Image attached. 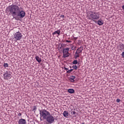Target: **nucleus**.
I'll return each mask as SVG.
<instances>
[{"instance_id": "nucleus-5", "label": "nucleus", "mask_w": 124, "mask_h": 124, "mask_svg": "<svg viewBox=\"0 0 124 124\" xmlns=\"http://www.w3.org/2000/svg\"><path fill=\"white\" fill-rule=\"evenodd\" d=\"M14 37L16 40H20V39H22V37H23V34H22L21 32L18 31L15 33Z\"/></svg>"}, {"instance_id": "nucleus-32", "label": "nucleus", "mask_w": 124, "mask_h": 124, "mask_svg": "<svg viewBox=\"0 0 124 124\" xmlns=\"http://www.w3.org/2000/svg\"><path fill=\"white\" fill-rule=\"evenodd\" d=\"M78 38V37H76V38L75 37V38H74V39H76V40Z\"/></svg>"}, {"instance_id": "nucleus-16", "label": "nucleus", "mask_w": 124, "mask_h": 124, "mask_svg": "<svg viewBox=\"0 0 124 124\" xmlns=\"http://www.w3.org/2000/svg\"><path fill=\"white\" fill-rule=\"evenodd\" d=\"M82 49H80V48H78L77 51H76L75 54H80V53H82Z\"/></svg>"}, {"instance_id": "nucleus-23", "label": "nucleus", "mask_w": 124, "mask_h": 124, "mask_svg": "<svg viewBox=\"0 0 124 124\" xmlns=\"http://www.w3.org/2000/svg\"><path fill=\"white\" fill-rule=\"evenodd\" d=\"M116 102H117L118 103H120V102H121V99H117Z\"/></svg>"}, {"instance_id": "nucleus-2", "label": "nucleus", "mask_w": 124, "mask_h": 124, "mask_svg": "<svg viewBox=\"0 0 124 124\" xmlns=\"http://www.w3.org/2000/svg\"><path fill=\"white\" fill-rule=\"evenodd\" d=\"M41 117H43V120H46L47 123L49 124H54L55 122V117L51 115L50 112L45 109L39 110Z\"/></svg>"}, {"instance_id": "nucleus-31", "label": "nucleus", "mask_w": 124, "mask_h": 124, "mask_svg": "<svg viewBox=\"0 0 124 124\" xmlns=\"http://www.w3.org/2000/svg\"><path fill=\"white\" fill-rule=\"evenodd\" d=\"M40 121H42V119L41 118H43V117H41V115L40 114Z\"/></svg>"}, {"instance_id": "nucleus-25", "label": "nucleus", "mask_w": 124, "mask_h": 124, "mask_svg": "<svg viewBox=\"0 0 124 124\" xmlns=\"http://www.w3.org/2000/svg\"><path fill=\"white\" fill-rule=\"evenodd\" d=\"M64 70H66V72H67V71H68V70H68V68H67L65 67H64Z\"/></svg>"}, {"instance_id": "nucleus-3", "label": "nucleus", "mask_w": 124, "mask_h": 124, "mask_svg": "<svg viewBox=\"0 0 124 124\" xmlns=\"http://www.w3.org/2000/svg\"><path fill=\"white\" fill-rule=\"evenodd\" d=\"M89 13V15H88V18L89 20H92V21L96 23V21H95V20H98V19H99V14L93 11H90Z\"/></svg>"}, {"instance_id": "nucleus-10", "label": "nucleus", "mask_w": 124, "mask_h": 124, "mask_svg": "<svg viewBox=\"0 0 124 124\" xmlns=\"http://www.w3.org/2000/svg\"><path fill=\"white\" fill-rule=\"evenodd\" d=\"M55 34H58V35H60V34H61V30H57L52 33V35H55Z\"/></svg>"}, {"instance_id": "nucleus-20", "label": "nucleus", "mask_w": 124, "mask_h": 124, "mask_svg": "<svg viewBox=\"0 0 124 124\" xmlns=\"http://www.w3.org/2000/svg\"><path fill=\"white\" fill-rule=\"evenodd\" d=\"M73 71V69H71L67 71L66 73H71V72Z\"/></svg>"}, {"instance_id": "nucleus-1", "label": "nucleus", "mask_w": 124, "mask_h": 124, "mask_svg": "<svg viewBox=\"0 0 124 124\" xmlns=\"http://www.w3.org/2000/svg\"><path fill=\"white\" fill-rule=\"evenodd\" d=\"M6 10L16 21H19L26 16V12L24 10H21V7H19L17 5H10L6 8Z\"/></svg>"}, {"instance_id": "nucleus-19", "label": "nucleus", "mask_w": 124, "mask_h": 124, "mask_svg": "<svg viewBox=\"0 0 124 124\" xmlns=\"http://www.w3.org/2000/svg\"><path fill=\"white\" fill-rule=\"evenodd\" d=\"M77 63H78V62L77 61V60H74L73 62V64H77Z\"/></svg>"}, {"instance_id": "nucleus-12", "label": "nucleus", "mask_w": 124, "mask_h": 124, "mask_svg": "<svg viewBox=\"0 0 124 124\" xmlns=\"http://www.w3.org/2000/svg\"><path fill=\"white\" fill-rule=\"evenodd\" d=\"M124 45L123 44H120L119 45V50L120 51H124Z\"/></svg>"}, {"instance_id": "nucleus-30", "label": "nucleus", "mask_w": 124, "mask_h": 124, "mask_svg": "<svg viewBox=\"0 0 124 124\" xmlns=\"http://www.w3.org/2000/svg\"><path fill=\"white\" fill-rule=\"evenodd\" d=\"M61 18H64V15H62L61 16Z\"/></svg>"}, {"instance_id": "nucleus-33", "label": "nucleus", "mask_w": 124, "mask_h": 124, "mask_svg": "<svg viewBox=\"0 0 124 124\" xmlns=\"http://www.w3.org/2000/svg\"><path fill=\"white\" fill-rule=\"evenodd\" d=\"M72 50H74V49H73V47H72Z\"/></svg>"}, {"instance_id": "nucleus-21", "label": "nucleus", "mask_w": 124, "mask_h": 124, "mask_svg": "<svg viewBox=\"0 0 124 124\" xmlns=\"http://www.w3.org/2000/svg\"><path fill=\"white\" fill-rule=\"evenodd\" d=\"M37 109V108H36V107L34 106L33 107V111H36V109Z\"/></svg>"}, {"instance_id": "nucleus-15", "label": "nucleus", "mask_w": 124, "mask_h": 124, "mask_svg": "<svg viewBox=\"0 0 124 124\" xmlns=\"http://www.w3.org/2000/svg\"><path fill=\"white\" fill-rule=\"evenodd\" d=\"M70 55V54H69V52L63 53V58H68V57H69Z\"/></svg>"}, {"instance_id": "nucleus-27", "label": "nucleus", "mask_w": 124, "mask_h": 124, "mask_svg": "<svg viewBox=\"0 0 124 124\" xmlns=\"http://www.w3.org/2000/svg\"><path fill=\"white\" fill-rule=\"evenodd\" d=\"M121 56H122V58H124V52H122Z\"/></svg>"}, {"instance_id": "nucleus-18", "label": "nucleus", "mask_w": 124, "mask_h": 124, "mask_svg": "<svg viewBox=\"0 0 124 124\" xmlns=\"http://www.w3.org/2000/svg\"><path fill=\"white\" fill-rule=\"evenodd\" d=\"M3 66L5 68H6V67H8V64L7 63H4Z\"/></svg>"}, {"instance_id": "nucleus-6", "label": "nucleus", "mask_w": 124, "mask_h": 124, "mask_svg": "<svg viewBox=\"0 0 124 124\" xmlns=\"http://www.w3.org/2000/svg\"><path fill=\"white\" fill-rule=\"evenodd\" d=\"M18 124H27V121L26 119H20L18 121Z\"/></svg>"}, {"instance_id": "nucleus-13", "label": "nucleus", "mask_w": 124, "mask_h": 124, "mask_svg": "<svg viewBox=\"0 0 124 124\" xmlns=\"http://www.w3.org/2000/svg\"><path fill=\"white\" fill-rule=\"evenodd\" d=\"M35 59H36V61H37L38 62H39V63H40V62H41V58L38 57V56H36L35 57Z\"/></svg>"}, {"instance_id": "nucleus-8", "label": "nucleus", "mask_w": 124, "mask_h": 124, "mask_svg": "<svg viewBox=\"0 0 124 124\" xmlns=\"http://www.w3.org/2000/svg\"><path fill=\"white\" fill-rule=\"evenodd\" d=\"M97 23L99 26H102V25L104 24V21H103V20L101 19H99V20L97 21Z\"/></svg>"}, {"instance_id": "nucleus-26", "label": "nucleus", "mask_w": 124, "mask_h": 124, "mask_svg": "<svg viewBox=\"0 0 124 124\" xmlns=\"http://www.w3.org/2000/svg\"><path fill=\"white\" fill-rule=\"evenodd\" d=\"M71 114H72L73 115H75V114H76V112H75V111H72L71 112Z\"/></svg>"}, {"instance_id": "nucleus-14", "label": "nucleus", "mask_w": 124, "mask_h": 124, "mask_svg": "<svg viewBox=\"0 0 124 124\" xmlns=\"http://www.w3.org/2000/svg\"><path fill=\"white\" fill-rule=\"evenodd\" d=\"M68 93H75V90L73 89H69L68 90Z\"/></svg>"}, {"instance_id": "nucleus-17", "label": "nucleus", "mask_w": 124, "mask_h": 124, "mask_svg": "<svg viewBox=\"0 0 124 124\" xmlns=\"http://www.w3.org/2000/svg\"><path fill=\"white\" fill-rule=\"evenodd\" d=\"M72 68H73L75 70H77V69L78 68V67L77 66V65H73L72 66Z\"/></svg>"}, {"instance_id": "nucleus-11", "label": "nucleus", "mask_w": 124, "mask_h": 124, "mask_svg": "<svg viewBox=\"0 0 124 124\" xmlns=\"http://www.w3.org/2000/svg\"><path fill=\"white\" fill-rule=\"evenodd\" d=\"M69 52V48L67 47L66 48H62V53H68Z\"/></svg>"}, {"instance_id": "nucleus-28", "label": "nucleus", "mask_w": 124, "mask_h": 124, "mask_svg": "<svg viewBox=\"0 0 124 124\" xmlns=\"http://www.w3.org/2000/svg\"><path fill=\"white\" fill-rule=\"evenodd\" d=\"M18 116H19V117H21V116H22V113H21V112H19V113L18 114Z\"/></svg>"}, {"instance_id": "nucleus-22", "label": "nucleus", "mask_w": 124, "mask_h": 124, "mask_svg": "<svg viewBox=\"0 0 124 124\" xmlns=\"http://www.w3.org/2000/svg\"><path fill=\"white\" fill-rule=\"evenodd\" d=\"M79 57H80V55L79 54H77L75 55V59H77V58H79Z\"/></svg>"}, {"instance_id": "nucleus-4", "label": "nucleus", "mask_w": 124, "mask_h": 124, "mask_svg": "<svg viewBox=\"0 0 124 124\" xmlns=\"http://www.w3.org/2000/svg\"><path fill=\"white\" fill-rule=\"evenodd\" d=\"M11 74H12V73L10 72V71H6L3 74L4 79H5V80L11 79Z\"/></svg>"}, {"instance_id": "nucleus-29", "label": "nucleus", "mask_w": 124, "mask_h": 124, "mask_svg": "<svg viewBox=\"0 0 124 124\" xmlns=\"http://www.w3.org/2000/svg\"><path fill=\"white\" fill-rule=\"evenodd\" d=\"M66 42H68V43H71V41H68V40H66Z\"/></svg>"}, {"instance_id": "nucleus-9", "label": "nucleus", "mask_w": 124, "mask_h": 124, "mask_svg": "<svg viewBox=\"0 0 124 124\" xmlns=\"http://www.w3.org/2000/svg\"><path fill=\"white\" fill-rule=\"evenodd\" d=\"M63 115L65 118H67L69 116V113H68V111H64Z\"/></svg>"}, {"instance_id": "nucleus-24", "label": "nucleus", "mask_w": 124, "mask_h": 124, "mask_svg": "<svg viewBox=\"0 0 124 124\" xmlns=\"http://www.w3.org/2000/svg\"><path fill=\"white\" fill-rule=\"evenodd\" d=\"M78 49H79L80 50H82L83 51V49H84V47H83L82 46H81L79 48H78Z\"/></svg>"}, {"instance_id": "nucleus-7", "label": "nucleus", "mask_w": 124, "mask_h": 124, "mask_svg": "<svg viewBox=\"0 0 124 124\" xmlns=\"http://www.w3.org/2000/svg\"><path fill=\"white\" fill-rule=\"evenodd\" d=\"M76 78V77L74 76H72L70 78H69V80L70 81V82H71L72 83H74L75 82V80L74 79Z\"/></svg>"}]
</instances>
